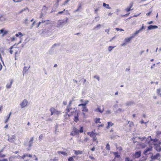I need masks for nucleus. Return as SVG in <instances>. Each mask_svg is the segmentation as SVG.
I'll use <instances>...</instances> for the list:
<instances>
[{"mask_svg":"<svg viewBox=\"0 0 161 161\" xmlns=\"http://www.w3.org/2000/svg\"><path fill=\"white\" fill-rule=\"evenodd\" d=\"M72 101L70 100L69 103L66 109V112L64 115V117L65 118H69L70 117V114L69 113L70 112L71 113H74V111L75 110V108H72L71 107V105L72 103Z\"/></svg>","mask_w":161,"mask_h":161,"instance_id":"nucleus-1","label":"nucleus"},{"mask_svg":"<svg viewBox=\"0 0 161 161\" xmlns=\"http://www.w3.org/2000/svg\"><path fill=\"white\" fill-rule=\"evenodd\" d=\"M9 52L11 54L14 53H15V57L16 58L17 55L20 53V50L18 47H14V46H13L9 48Z\"/></svg>","mask_w":161,"mask_h":161,"instance_id":"nucleus-2","label":"nucleus"},{"mask_svg":"<svg viewBox=\"0 0 161 161\" xmlns=\"http://www.w3.org/2000/svg\"><path fill=\"white\" fill-rule=\"evenodd\" d=\"M83 132V128L81 126L80 127V129L79 130L75 128L73 129L72 131L71 132L70 135L71 136H74L79 134V133H82Z\"/></svg>","mask_w":161,"mask_h":161,"instance_id":"nucleus-3","label":"nucleus"},{"mask_svg":"<svg viewBox=\"0 0 161 161\" xmlns=\"http://www.w3.org/2000/svg\"><path fill=\"white\" fill-rule=\"evenodd\" d=\"M88 101L86 100L85 101L84 103L79 104L78 105L79 106H82V111L83 112V114L84 116H85V114L84 112H87L88 111L86 106V105L88 104Z\"/></svg>","mask_w":161,"mask_h":161,"instance_id":"nucleus-4","label":"nucleus"},{"mask_svg":"<svg viewBox=\"0 0 161 161\" xmlns=\"http://www.w3.org/2000/svg\"><path fill=\"white\" fill-rule=\"evenodd\" d=\"M94 131H92L87 132V134L89 136L91 137L92 138V140L93 142H96L97 143L98 142L97 140V138L96 137L97 134L95 132V130H94Z\"/></svg>","mask_w":161,"mask_h":161,"instance_id":"nucleus-5","label":"nucleus"},{"mask_svg":"<svg viewBox=\"0 0 161 161\" xmlns=\"http://www.w3.org/2000/svg\"><path fill=\"white\" fill-rule=\"evenodd\" d=\"M79 112L77 111L76 109H75L74 111V113H69V114H70V116L72 115H74V121L76 122H77L79 120Z\"/></svg>","mask_w":161,"mask_h":161,"instance_id":"nucleus-6","label":"nucleus"},{"mask_svg":"<svg viewBox=\"0 0 161 161\" xmlns=\"http://www.w3.org/2000/svg\"><path fill=\"white\" fill-rule=\"evenodd\" d=\"M50 110L51 112V115H52L53 114H56L57 115L61 114V112L58 111L56 110V109L53 108L52 107L50 108Z\"/></svg>","mask_w":161,"mask_h":161,"instance_id":"nucleus-7","label":"nucleus"},{"mask_svg":"<svg viewBox=\"0 0 161 161\" xmlns=\"http://www.w3.org/2000/svg\"><path fill=\"white\" fill-rule=\"evenodd\" d=\"M141 151L136 152L134 154L132 155V158L135 159L136 158H139L141 155Z\"/></svg>","mask_w":161,"mask_h":161,"instance_id":"nucleus-8","label":"nucleus"},{"mask_svg":"<svg viewBox=\"0 0 161 161\" xmlns=\"http://www.w3.org/2000/svg\"><path fill=\"white\" fill-rule=\"evenodd\" d=\"M28 103V102L26 99H24L20 104V105L22 108H25L27 106Z\"/></svg>","mask_w":161,"mask_h":161,"instance_id":"nucleus-9","label":"nucleus"},{"mask_svg":"<svg viewBox=\"0 0 161 161\" xmlns=\"http://www.w3.org/2000/svg\"><path fill=\"white\" fill-rule=\"evenodd\" d=\"M133 3L132 2L130 3L129 6L127 7L125 9V11L128 12L131 10H133V8L131 9L133 7Z\"/></svg>","mask_w":161,"mask_h":161,"instance_id":"nucleus-10","label":"nucleus"},{"mask_svg":"<svg viewBox=\"0 0 161 161\" xmlns=\"http://www.w3.org/2000/svg\"><path fill=\"white\" fill-rule=\"evenodd\" d=\"M13 82V80L11 79L9 80V82L6 85V87L7 89H9L11 87L12 85Z\"/></svg>","mask_w":161,"mask_h":161,"instance_id":"nucleus-11","label":"nucleus"},{"mask_svg":"<svg viewBox=\"0 0 161 161\" xmlns=\"http://www.w3.org/2000/svg\"><path fill=\"white\" fill-rule=\"evenodd\" d=\"M152 147H150L145 149L143 152V153L145 155H146L148 154L147 153L148 152L152 151Z\"/></svg>","mask_w":161,"mask_h":161,"instance_id":"nucleus-12","label":"nucleus"},{"mask_svg":"<svg viewBox=\"0 0 161 161\" xmlns=\"http://www.w3.org/2000/svg\"><path fill=\"white\" fill-rule=\"evenodd\" d=\"M134 38V36H131L128 37H126L124 39L125 42L127 43L129 42L131 40Z\"/></svg>","mask_w":161,"mask_h":161,"instance_id":"nucleus-13","label":"nucleus"},{"mask_svg":"<svg viewBox=\"0 0 161 161\" xmlns=\"http://www.w3.org/2000/svg\"><path fill=\"white\" fill-rule=\"evenodd\" d=\"M160 157V154L159 153H157L156 155L153 156L152 155L151 158L152 160H155L158 159V158Z\"/></svg>","mask_w":161,"mask_h":161,"instance_id":"nucleus-14","label":"nucleus"},{"mask_svg":"<svg viewBox=\"0 0 161 161\" xmlns=\"http://www.w3.org/2000/svg\"><path fill=\"white\" fill-rule=\"evenodd\" d=\"M33 140L34 138L33 137H32L30 138V140L29 142V144L28 145V147L29 148L31 147L32 146Z\"/></svg>","mask_w":161,"mask_h":161,"instance_id":"nucleus-15","label":"nucleus"},{"mask_svg":"<svg viewBox=\"0 0 161 161\" xmlns=\"http://www.w3.org/2000/svg\"><path fill=\"white\" fill-rule=\"evenodd\" d=\"M0 33L3 34V36H4L8 33V31H5L4 29L0 30Z\"/></svg>","mask_w":161,"mask_h":161,"instance_id":"nucleus-16","label":"nucleus"},{"mask_svg":"<svg viewBox=\"0 0 161 161\" xmlns=\"http://www.w3.org/2000/svg\"><path fill=\"white\" fill-rule=\"evenodd\" d=\"M158 28V26L156 25H150L148 27V30H151L154 29H156Z\"/></svg>","mask_w":161,"mask_h":161,"instance_id":"nucleus-17","label":"nucleus"},{"mask_svg":"<svg viewBox=\"0 0 161 161\" xmlns=\"http://www.w3.org/2000/svg\"><path fill=\"white\" fill-rule=\"evenodd\" d=\"M74 152L75 154L76 155H78L80 154H81L82 153V151H80L79 150L76 151L75 150H74Z\"/></svg>","mask_w":161,"mask_h":161,"instance_id":"nucleus-18","label":"nucleus"},{"mask_svg":"<svg viewBox=\"0 0 161 161\" xmlns=\"http://www.w3.org/2000/svg\"><path fill=\"white\" fill-rule=\"evenodd\" d=\"M23 36V34L21 32H19L18 33H17L15 34V36L17 37H19L21 38Z\"/></svg>","mask_w":161,"mask_h":161,"instance_id":"nucleus-19","label":"nucleus"},{"mask_svg":"<svg viewBox=\"0 0 161 161\" xmlns=\"http://www.w3.org/2000/svg\"><path fill=\"white\" fill-rule=\"evenodd\" d=\"M114 125V123H112L111 122H108V125L107 126L106 128L107 129H108L111 126H112Z\"/></svg>","mask_w":161,"mask_h":161,"instance_id":"nucleus-20","label":"nucleus"},{"mask_svg":"<svg viewBox=\"0 0 161 161\" xmlns=\"http://www.w3.org/2000/svg\"><path fill=\"white\" fill-rule=\"evenodd\" d=\"M59 26H60V25H62L63 24H64L66 22H67V19L66 20H59Z\"/></svg>","mask_w":161,"mask_h":161,"instance_id":"nucleus-21","label":"nucleus"},{"mask_svg":"<svg viewBox=\"0 0 161 161\" xmlns=\"http://www.w3.org/2000/svg\"><path fill=\"white\" fill-rule=\"evenodd\" d=\"M103 111H104L103 109L102 110H101V109L100 108H97L95 110V111L96 112H99L101 113H103Z\"/></svg>","mask_w":161,"mask_h":161,"instance_id":"nucleus-22","label":"nucleus"},{"mask_svg":"<svg viewBox=\"0 0 161 161\" xmlns=\"http://www.w3.org/2000/svg\"><path fill=\"white\" fill-rule=\"evenodd\" d=\"M28 69H29V68H28V67H24L23 69V75H24V74L28 70Z\"/></svg>","mask_w":161,"mask_h":161,"instance_id":"nucleus-23","label":"nucleus"},{"mask_svg":"<svg viewBox=\"0 0 161 161\" xmlns=\"http://www.w3.org/2000/svg\"><path fill=\"white\" fill-rule=\"evenodd\" d=\"M103 6L105 7L106 8L108 9H110V8L109 7V4H106L105 3H104L103 4Z\"/></svg>","mask_w":161,"mask_h":161,"instance_id":"nucleus-24","label":"nucleus"},{"mask_svg":"<svg viewBox=\"0 0 161 161\" xmlns=\"http://www.w3.org/2000/svg\"><path fill=\"white\" fill-rule=\"evenodd\" d=\"M75 158V156H74L72 157H69L68 159V161H74L73 158Z\"/></svg>","mask_w":161,"mask_h":161,"instance_id":"nucleus-25","label":"nucleus"},{"mask_svg":"<svg viewBox=\"0 0 161 161\" xmlns=\"http://www.w3.org/2000/svg\"><path fill=\"white\" fill-rule=\"evenodd\" d=\"M100 118H96L95 119V123L96 124H97L98 123H101V122L100 121Z\"/></svg>","mask_w":161,"mask_h":161,"instance_id":"nucleus-26","label":"nucleus"},{"mask_svg":"<svg viewBox=\"0 0 161 161\" xmlns=\"http://www.w3.org/2000/svg\"><path fill=\"white\" fill-rule=\"evenodd\" d=\"M140 31V30H138L136 31V32L134 33L132 36H134V37L137 35L138 33H139Z\"/></svg>","mask_w":161,"mask_h":161,"instance_id":"nucleus-27","label":"nucleus"},{"mask_svg":"<svg viewBox=\"0 0 161 161\" xmlns=\"http://www.w3.org/2000/svg\"><path fill=\"white\" fill-rule=\"evenodd\" d=\"M58 154L61 153L62 154H63V155H65V156H66L67 154V153H66V152H63V151H58Z\"/></svg>","mask_w":161,"mask_h":161,"instance_id":"nucleus-28","label":"nucleus"},{"mask_svg":"<svg viewBox=\"0 0 161 161\" xmlns=\"http://www.w3.org/2000/svg\"><path fill=\"white\" fill-rule=\"evenodd\" d=\"M15 136L14 135H13L12 136V138H9L8 139V141L9 142H11L12 141V140L13 139H15Z\"/></svg>","mask_w":161,"mask_h":161,"instance_id":"nucleus-29","label":"nucleus"},{"mask_svg":"<svg viewBox=\"0 0 161 161\" xmlns=\"http://www.w3.org/2000/svg\"><path fill=\"white\" fill-rule=\"evenodd\" d=\"M27 9H28V8L27 7H26L25 8H23L21 10H20V11H19V14H21L24 11H25Z\"/></svg>","mask_w":161,"mask_h":161,"instance_id":"nucleus-30","label":"nucleus"},{"mask_svg":"<svg viewBox=\"0 0 161 161\" xmlns=\"http://www.w3.org/2000/svg\"><path fill=\"white\" fill-rule=\"evenodd\" d=\"M106 150L109 151L110 150V147L109 144L107 143L106 145Z\"/></svg>","mask_w":161,"mask_h":161,"instance_id":"nucleus-31","label":"nucleus"},{"mask_svg":"<svg viewBox=\"0 0 161 161\" xmlns=\"http://www.w3.org/2000/svg\"><path fill=\"white\" fill-rule=\"evenodd\" d=\"M11 112H10V113H9V116H8V118L7 119L5 120V123H7V122H8V120H9V118H10V115H11Z\"/></svg>","mask_w":161,"mask_h":161,"instance_id":"nucleus-32","label":"nucleus"},{"mask_svg":"<svg viewBox=\"0 0 161 161\" xmlns=\"http://www.w3.org/2000/svg\"><path fill=\"white\" fill-rule=\"evenodd\" d=\"M114 47L109 46L108 48V50L109 52L111 51L114 48Z\"/></svg>","mask_w":161,"mask_h":161,"instance_id":"nucleus-33","label":"nucleus"},{"mask_svg":"<svg viewBox=\"0 0 161 161\" xmlns=\"http://www.w3.org/2000/svg\"><path fill=\"white\" fill-rule=\"evenodd\" d=\"M28 154H25L23 155L21 157V158L22 159H24V158L26 157H28Z\"/></svg>","mask_w":161,"mask_h":161,"instance_id":"nucleus-34","label":"nucleus"},{"mask_svg":"<svg viewBox=\"0 0 161 161\" xmlns=\"http://www.w3.org/2000/svg\"><path fill=\"white\" fill-rule=\"evenodd\" d=\"M125 161H133V160L130 159L129 158L126 157L125 158Z\"/></svg>","mask_w":161,"mask_h":161,"instance_id":"nucleus-35","label":"nucleus"},{"mask_svg":"<svg viewBox=\"0 0 161 161\" xmlns=\"http://www.w3.org/2000/svg\"><path fill=\"white\" fill-rule=\"evenodd\" d=\"M14 158L13 157H10L9 158V160L10 161H14Z\"/></svg>","mask_w":161,"mask_h":161,"instance_id":"nucleus-36","label":"nucleus"},{"mask_svg":"<svg viewBox=\"0 0 161 161\" xmlns=\"http://www.w3.org/2000/svg\"><path fill=\"white\" fill-rule=\"evenodd\" d=\"M116 148L117 149L119 150V151L121 152L122 150V148L121 147H116Z\"/></svg>","mask_w":161,"mask_h":161,"instance_id":"nucleus-37","label":"nucleus"},{"mask_svg":"<svg viewBox=\"0 0 161 161\" xmlns=\"http://www.w3.org/2000/svg\"><path fill=\"white\" fill-rule=\"evenodd\" d=\"M65 10V9H64L63 11H59L58 12V13L57 14V15H58L59 14H62L63 13Z\"/></svg>","mask_w":161,"mask_h":161,"instance_id":"nucleus-38","label":"nucleus"},{"mask_svg":"<svg viewBox=\"0 0 161 161\" xmlns=\"http://www.w3.org/2000/svg\"><path fill=\"white\" fill-rule=\"evenodd\" d=\"M115 30L118 31H124V30L122 29H119V28H115Z\"/></svg>","mask_w":161,"mask_h":161,"instance_id":"nucleus-39","label":"nucleus"},{"mask_svg":"<svg viewBox=\"0 0 161 161\" xmlns=\"http://www.w3.org/2000/svg\"><path fill=\"white\" fill-rule=\"evenodd\" d=\"M144 29V24L142 25V27L139 29L140 31H141L143 29Z\"/></svg>","mask_w":161,"mask_h":161,"instance_id":"nucleus-40","label":"nucleus"},{"mask_svg":"<svg viewBox=\"0 0 161 161\" xmlns=\"http://www.w3.org/2000/svg\"><path fill=\"white\" fill-rule=\"evenodd\" d=\"M43 134L40 135V136H39V140H41L42 139V138H43Z\"/></svg>","mask_w":161,"mask_h":161,"instance_id":"nucleus-41","label":"nucleus"},{"mask_svg":"<svg viewBox=\"0 0 161 161\" xmlns=\"http://www.w3.org/2000/svg\"><path fill=\"white\" fill-rule=\"evenodd\" d=\"M70 1V0H65L64 2V3L63 4V5H65L67 3Z\"/></svg>","mask_w":161,"mask_h":161,"instance_id":"nucleus-42","label":"nucleus"},{"mask_svg":"<svg viewBox=\"0 0 161 161\" xmlns=\"http://www.w3.org/2000/svg\"><path fill=\"white\" fill-rule=\"evenodd\" d=\"M5 157V155L4 154H2L1 153V154L0 155V157L2 158H4Z\"/></svg>","mask_w":161,"mask_h":161,"instance_id":"nucleus-43","label":"nucleus"},{"mask_svg":"<svg viewBox=\"0 0 161 161\" xmlns=\"http://www.w3.org/2000/svg\"><path fill=\"white\" fill-rule=\"evenodd\" d=\"M101 25L100 24H98L94 28V29H96L97 28L100 27L101 26Z\"/></svg>","mask_w":161,"mask_h":161,"instance_id":"nucleus-44","label":"nucleus"},{"mask_svg":"<svg viewBox=\"0 0 161 161\" xmlns=\"http://www.w3.org/2000/svg\"><path fill=\"white\" fill-rule=\"evenodd\" d=\"M134 103L133 102H130L129 103H127V105H131L132 104H133Z\"/></svg>","mask_w":161,"mask_h":161,"instance_id":"nucleus-45","label":"nucleus"},{"mask_svg":"<svg viewBox=\"0 0 161 161\" xmlns=\"http://www.w3.org/2000/svg\"><path fill=\"white\" fill-rule=\"evenodd\" d=\"M58 160V158L57 157H55L54 159H53L52 160V161H57Z\"/></svg>","mask_w":161,"mask_h":161,"instance_id":"nucleus-46","label":"nucleus"},{"mask_svg":"<svg viewBox=\"0 0 161 161\" xmlns=\"http://www.w3.org/2000/svg\"><path fill=\"white\" fill-rule=\"evenodd\" d=\"M152 11H150L149 12H148V13H147L146 14V15L147 16H149L150 15L151 13H152Z\"/></svg>","mask_w":161,"mask_h":161,"instance_id":"nucleus-47","label":"nucleus"},{"mask_svg":"<svg viewBox=\"0 0 161 161\" xmlns=\"http://www.w3.org/2000/svg\"><path fill=\"white\" fill-rule=\"evenodd\" d=\"M89 140V138L88 137H86L84 138V142H86Z\"/></svg>","mask_w":161,"mask_h":161,"instance_id":"nucleus-48","label":"nucleus"},{"mask_svg":"<svg viewBox=\"0 0 161 161\" xmlns=\"http://www.w3.org/2000/svg\"><path fill=\"white\" fill-rule=\"evenodd\" d=\"M103 126H104V124H101L100 125H99V124H98V126L99 127H103Z\"/></svg>","mask_w":161,"mask_h":161,"instance_id":"nucleus-49","label":"nucleus"},{"mask_svg":"<svg viewBox=\"0 0 161 161\" xmlns=\"http://www.w3.org/2000/svg\"><path fill=\"white\" fill-rule=\"evenodd\" d=\"M0 161H8V160L7 158H4L2 160L0 159Z\"/></svg>","mask_w":161,"mask_h":161,"instance_id":"nucleus-50","label":"nucleus"},{"mask_svg":"<svg viewBox=\"0 0 161 161\" xmlns=\"http://www.w3.org/2000/svg\"><path fill=\"white\" fill-rule=\"evenodd\" d=\"M89 158L92 160H94L95 159V158L92 156H90Z\"/></svg>","mask_w":161,"mask_h":161,"instance_id":"nucleus-51","label":"nucleus"},{"mask_svg":"<svg viewBox=\"0 0 161 161\" xmlns=\"http://www.w3.org/2000/svg\"><path fill=\"white\" fill-rule=\"evenodd\" d=\"M160 89H158L157 90V92L158 94H159L160 93Z\"/></svg>","mask_w":161,"mask_h":161,"instance_id":"nucleus-52","label":"nucleus"},{"mask_svg":"<svg viewBox=\"0 0 161 161\" xmlns=\"http://www.w3.org/2000/svg\"><path fill=\"white\" fill-rule=\"evenodd\" d=\"M85 101H84L83 99H81L80 100V102L81 103H84V102Z\"/></svg>","mask_w":161,"mask_h":161,"instance_id":"nucleus-53","label":"nucleus"},{"mask_svg":"<svg viewBox=\"0 0 161 161\" xmlns=\"http://www.w3.org/2000/svg\"><path fill=\"white\" fill-rule=\"evenodd\" d=\"M81 4L80 3L79 4V6H78V8H79V9H80L81 8Z\"/></svg>","mask_w":161,"mask_h":161,"instance_id":"nucleus-54","label":"nucleus"},{"mask_svg":"<svg viewBox=\"0 0 161 161\" xmlns=\"http://www.w3.org/2000/svg\"><path fill=\"white\" fill-rule=\"evenodd\" d=\"M91 150V151H95V148L94 147H93L92 148Z\"/></svg>","mask_w":161,"mask_h":161,"instance_id":"nucleus-55","label":"nucleus"},{"mask_svg":"<svg viewBox=\"0 0 161 161\" xmlns=\"http://www.w3.org/2000/svg\"><path fill=\"white\" fill-rule=\"evenodd\" d=\"M63 103L64 105H66L67 104V102L66 101H64Z\"/></svg>","mask_w":161,"mask_h":161,"instance_id":"nucleus-56","label":"nucleus"},{"mask_svg":"<svg viewBox=\"0 0 161 161\" xmlns=\"http://www.w3.org/2000/svg\"><path fill=\"white\" fill-rule=\"evenodd\" d=\"M3 108V106L1 105L0 107V112H1Z\"/></svg>","mask_w":161,"mask_h":161,"instance_id":"nucleus-57","label":"nucleus"},{"mask_svg":"<svg viewBox=\"0 0 161 161\" xmlns=\"http://www.w3.org/2000/svg\"><path fill=\"white\" fill-rule=\"evenodd\" d=\"M94 78H96L98 80H99V77L98 76H94Z\"/></svg>","mask_w":161,"mask_h":161,"instance_id":"nucleus-58","label":"nucleus"},{"mask_svg":"<svg viewBox=\"0 0 161 161\" xmlns=\"http://www.w3.org/2000/svg\"><path fill=\"white\" fill-rule=\"evenodd\" d=\"M127 44L125 42V43L121 44V46H125L126 44Z\"/></svg>","mask_w":161,"mask_h":161,"instance_id":"nucleus-59","label":"nucleus"},{"mask_svg":"<svg viewBox=\"0 0 161 161\" xmlns=\"http://www.w3.org/2000/svg\"><path fill=\"white\" fill-rule=\"evenodd\" d=\"M46 21H49V20H47L46 21V20H42V21L41 22V23H44Z\"/></svg>","mask_w":161,"mask_h":161,"instance_id":"nucleus-60","label":"nucleus"},{"mask_svg":"<svg viewBox=\"0 0 161 161\" xmlns=\"http://www.w3.org/2000/svg\"><path fill=\"white\" fill-rule=\"evenodd\" d=\"M2 69V66L1 65V64L0 63V71Z\"/></svg>","mask_w":161,"mask_h":161,"instance_id":"nucleus-61","label":"nucleus"},{"mask_svg":"<svg viewBox=\"0 0 161 161\" xmlns=\"http://www.w3.org/2000/svg\"><path fill=\"white\" fill-rule=\"evenodd\" d=\"M41 22H39L38 23V25L37 26V27H38L39 25H40L41 24Z\"/></svg>","mask_w":161,"mask_h":161,"instance_id":"nucleus-62","label":"nucleus"},{"mask_svg":"<svg viewBox=\"0 0 161 161\" xmlns=\"http://www.w3.org/2000/svg\"><path fill=\"white\" fill-rule=\"evenodd\" d=\"M65 11L67 13L68 15H69L70 14H69V12L68 10H66Z\"/></svg>","mask_w":161,"mask_h":161,"instance_id":"nucleus-63","label":"nucleus"},{"mask_svg":"<svg viewBox=\"0 0 161 161\" xmlns=\"http://www.w3.org/2000/svg\"><path fill=\"white\" fill-rule=\"evenodd\" d=\"M98 10V9H97V8H96V9L95 10V13H97V11Z\"/></svg>","mask_w":161,"mask_h":161,"instance_id":"nucleus-64","label":"nucleus"}]
</instances>
